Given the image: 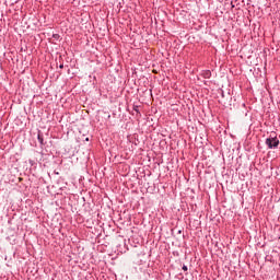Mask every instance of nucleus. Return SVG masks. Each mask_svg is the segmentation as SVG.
<instances>
[{"label": "nucleus", "mask_w": 280, "mask_h": 280, "mask_svg": "<svg viewBox=\"0 0 280 280\" xmlns=\"http://www.w3.org/2000/svg\"><path fill=\"white\" fill-rule=\"evenodd\" d=\"M133 110L141 117V112H139V105H133Z\"/></svg>", "instance_id": "obj_4"}, {"label": "nucleus", "mask_w": 280, "mask_h": 280, "mask_svg": "<svg viewBox=\"0 0 280 280\" xmlns=\"http://www.w3.org/2000/svg\"><path fill=\"white\" fill-rule=\"evenodd\" d=\"M52 38H55V40H59L60 39V35L59 34H52Z\"/></svg>", "instance_id": "obj_5"}, {"label": "nucleus", "mask_w": 280, "mask_h": 280, "mask_svg": "<svg viewBox=\"0 0 280 280\" xmlns=\"http://www.w3.org/2000/svg\"><path fill=\"white\" fill-rule=\"evenodd\" d=\"M201 78L209 80L211 78V70H202Z\"/></svg>", "instance_id": "obj_2"}, {"label": "nucleus", "mask_w": 280, "mask_h": 280, "mask_svg": "<svg viewBox=\"0 0 280 280\" xmlns=\"http://www.w3.org/2000/svg\"><path fill=\"white\" fill-rule=\"evenodd\" d=\"M182 269L184 270V272H187V270H189V268L186 265H183Z\"/></svg>", "instance_id": "obj_6"}, {"label": "nucleus", "mask_w": 280, "mask_h": 280, "mask_svg": "<svg viewBox=\"0 0 280 280\" xmlns=\"http://www.w3.org/2000/svg\"><path fill=\"white\" fill-rule=\"evenodd\" d=\"M177 233H178V235H180V233H183V230H178V232H177Z\"/></svg>", "instance_id": "obj_8"}, {"label": "nucleus", "mask_w": 280, "mask_h": 280, "mask_svg": "<svg viewBox=\"0 0 280 280\" xmlns=\"http://www.w3.org/2000/svg\"><path fill=\"white\" fill-rule=\"evenodd\" d=\"M37 140L40 145H45V138L40 131L37 132Z\"/></svg>", "instance_id": "obj_3"}, {"label": "nucleus", "mask_w": 280, "mask_h": 280, "mask_svg": "<svg viewBox=\"0 0 280 280\" xmlns=\"http://www.w3.org/2000/svg\"><path fill=\"white\" fill-rule=\"evenodd\" d=\"M85 141H90V139H89V138H85Z\"/></svg>", "instance_id": "obj_9"}, {"label": "nucleus", "mask_w": 280, "mask_h": 280, "mask_svg": "<svg viewBox=\"0 0 280 280\" xmlns=\"http://www.w3.org/2000/svg\"><path fill=\"white\" fill-rule=\"evenodd\" d=\"M279 143L280 141L277 137V132H271L265 141V144L269 148V150H277V148H279Z\"/></svg>", "instance_id": "obj_1"}, {"label": "nucleus", "mask_w": 280, "mask_h": 280, "mask_svg": "<svg viewBox=\"0 0 280 280\" xmlns=\"http://www.w3.org/2000/svg\"><path fill=\"white\" fill-rule=\"evenodd\" d=\"M59 69H65V65H60V66H59Z\"/></svg>", "instance_id": "obj_7"}]
</instances>
